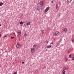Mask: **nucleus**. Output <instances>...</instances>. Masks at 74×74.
I'll use <instances>...</instances> for the list:
<instances>
[{"mask_svg": "<svg viewBox=\"0 0 74 74\" xmlns=\"http://www.w3.org/2000/svg\"><path fill=\"white\" fill-rule=\"evenodd\" d=\"M67 59L65 61V62H67Z\"/></svg>", "mask_w": 74, "mask_h": 74, "instance_id": "obj_31", "label": "nucleus"}, {"mask_svg": "<svg viewBox=\"0 0 74 74\" xmlns=\"http://www.w3.org/2000/svg\"><path fill=\"white\" fill-rule=\"evenodd\" d=\"M66 73V72L64 71V70H63L62 71V73L63 74H65Z\"/></svg>", "mask_w": 74, "mask_h": 74, "instance_id": "obj_10", "label": "nucleus"}, {"mask_svg": "<svg viewBox=\"0 0 74 74\" xmlns=\"http://www.w3.org/2000/svg\"><path fill=\"white\" fill-rule=\"evenodd\" d=\"M53 3V1H52L51 3Z\"/></svg>", "mask_w": 74, "mask_h": 74, "instance_id": "obj_27", "label": "nucleus"}, {"mask_svg": "<svg viewBox=\"0 0 74 74\" xmlns=\"http://www.w3.org/2000/svg\"><path fill=\"white\" fill-rule=\"evenodd\" d=\"M64 30L65 32H67V29L66 28Z\"/></svg>", "mask_w": 74, "mask_h": 74, "instance_id": "obj_18", "label": "nucleus"}, {"mask_svg": "<svg viewBox=\"0 0 74 74\" xmlns=\"http://www.w3.org/2000/svg\"><path fill=\"white\" fill-rule=\"evenodd\" d=\"M74 60V57H73L72 58V60Z\"/></svg>", "mask_w": 74, "mask_h": 74, "instance_id": "obj_25", "label": "nucleus"}, {"mask_svg": "<svg viewBox=\"0 0 74 74\" xmlns=\"http://www.w3.org/2000/svg\"><path fill=\"white\" fill-rule=\"evenodd\" d=\"M66 70V67H64V70Z\"/></svg>", "mask_w": 74, "mask_h": 74, "instance_id": "obj_19", "label": "nucleus"}, {"mask_svg": "<svg viewBox=\"0 0 74 74\" xmlns=\"http://www.w3.org/2000/svg\"><path fill=\"white\" fill-rule=\"evenodd\" d=\"M16 47L17 48H19V45L17 44L16 45Z\"/></svg>", "mask_w": 74, "mask_h": 74, "instance_id": "obj_8", "label": "nucleus"}, {"mask_svg": "<svg viewBox=\"0 0 74 74\" xmlns=\"http://www.w3.org/2000/svg\"><path fill=\"white\" fill-rule=\"evenodd\" d=\"M62 41V39H60V41L61 42V41Z\"/></svg>", "mask_w": 74, "mask_h": 74, "instance_id": "obj_26", "label": "nucleus"}, {"mask_svg": "<svg viewBox=\"0 0 74 74\" xmlns=\"http://www.w3.org/2000/svg\"><path fill=\"white\" fill-rule=\"evenodd\" d=\"M55 35L56 36H59V32L58 31L56 33Z\"/></svg>", "mask_w": 74, "mask_h": 74, "instance_id": "obj_3", "label": "nucleus"}, {"mask_svg": "<svg viewBox=\"0 0 74 74\" xmlns=\"http://www.w3.org/2000/svg\"><path fill=\"white\" fill-rule=\"evenodd\" d=\"M1 34H0V38H1Z\"/></svg>", "mask_w": 74, "mask_h": 74, "instance_id": "obj_29", "label": "nucleus"}, {"mask_svg": "<svg viewBox=\"0 0 74 74\" xmlns=\"http://www.w3.org/2000/svg\"><path fill=\"white\" fill-rule=\"evenodd\" d=\"M7 37V36L5 35V36H4L3 38H5V37Z\"/></svg>", "mask_w": 74, "mask_h": 74, "instance_id": "obj_21", "label": "nucleus"}, {"mask_svg": "<svg viewBox=\"0 0 74 74\" xmlns=\"http://www.w3.org/2000/svg\"><path fill=\"white\" fill-rule=\"evenodd\" d=\"M49 7H48L46 8V9H45V12H47V11H48L49 10Z\"/></svg>", "mask_w": 74, "mask_h": 74, "instance_id": "obj_4", "label": "nucleus"}, {"mask_svg": "<svg viewBox=\"0 0 74 74\" xmlns=\"http://www.w3.org/2000/svg\"><path fill=\"white\" fill-rule=\"evenodd\" d=\"M20 25H22L23 24V22L22 21L20 22Z\"/></svg>", "mask_w": 74, "mask_h": 74, "instance_id": "obj_15", "label": "nucleus"}, {"mask_svg": "<svg viewBox=\"0 0 74 74\" xmlns=\"http://www.w3.org/2000/svg\"><path fill=\"white\" fill-rule=\"evenodd\" d=\"M56 8H59V6H58V4H57L56 5Z\"/></svg>", "mask_w": 74, "mask_h": 74, "instance_id": "obj_13", "label": "nucleus"}, {"mask_svg": "<svg viewBox=\"0 0 74 74\" xmlns=\"http://www.w3.org/2000/svg\"><path fill=\"white\" fill-rule=\"evenodd\" d=\"M30 24V22H28L27 24V26H29V25Z\"/></svg>", "mask_w": 74, "mask_h": 74, "instance_id": "obj_9", "label": "nucleus"}, {"mask_svg": "<svg viewBox=\"0 0 74 74\" xmlns=\"http://www.w3.org/2000/svg\"><path fill=\"white\" fill-rule=\"evenodd\" d=\"M48 41H47V44H48Z\"/></svg>", "mask_w": 74, "mask_h": 74, "instance_id": "obj_28", "label": "nucleus"}, {"mask_svg": "<svg viewBox=\"0 0 74 74\" xmlns=\"http://www.w3.org/2000/svg\"><path fill=\"white\" fill-rule=\"evenodd\" d=\"M1 53V52L0 51V53Z\"/></svg>", "mask_w": 74, "mask_h": 74, "instance_id": "obj_34", "label": "nucleus"}, {"mask_svg": "<svg viewBox=\"0 0 74 74\" xmlns=\"http://www.w3.org/2000/svg\"><path fill=\"white\" fill-rule=\"evenodd\" d=\"M67 1L69 3H71L72 1V0H67Z\"/></svg>", "mask_w": 74, "mask_h": 74, "instance_id": "obj_11", "label": "nucleus"}, {"mask_svg": "<svg viewBox=\"0 0 74 74\" xmlns=\"http://www.w3.org/2000/svg\"><path fill=\"white\" fill-rule=\"evenodd\" d=\"M3 3H2V2H1L0 3V6H1L2 5H3Z\"/></svg>", "mask_w": 74, "mask_h": 74, "instance_id": "obj_14", "label": "nucleus"}, {"mask_svg": "<svg viewBox=\"0 0 74 74\" xmlns=\"http://www.w3.org/2000/svg\"><path fill=\"white\" fill-rule=\"evenodd\" d=\"M27 36V34L26 33H25L24 34V37H26Z\"/></svg>", "mask_w": 74, "mask_h": 74, "instance_id": "obj_12", "label": "nucleus"}, {"mask_svg": "<svg viewBox=\"0 0 74 74\" xmlns=\"http://www.w3.org/2000/svg\"><path fill=\"white\" fill-rule=\"evenodd\" d=\"M69 58H71V55L70 54L69 56Z\"/></svg>", "mask_w": 74, "mask_h": 74, "instance_id": "obj_16", "label": "nucleus"}, {"mask_svg": "<svg viewBox=\"0 0 74 74\" xmlns=\"http://www.w3.org/2000/svg\"><path fill=\"white\" fill-rule=\"evenodd\" d=\"M21 40V39H19V41H20Z\"/></svg>", "mask_w": 74, "mask_h": 74, "instance_id": "obj_33", "label": "nucleus"}, {"mask_svg": "<svg viewBox=\"0 0 74 74\" xmlns=\"http://www.w3.org/2000/svg\"><path fill=\"white\" fill-rule=\"evenodd\" d=\"M72 41H73V42H74V38L72 39Z\"/></svg>", "mask_w": 74, "mask_h": 74, "instance_id": "obj_23", "label": "nucleus"}, {"mask_svg": "<svg viewBox=\"0 0 74 74\" xmlns=\"http://www.w3.org/2000/svg\"><path fill=\"white\" fill-rule=\"evenodd\" d=\"M18 34H19V35L21 34V32L20 31H18Z\"/></svg>", "mask_w": 74, "mask_h": 74, "instance_id": "obj_6", "label": "nucleus"}, {"mask_svg": "<svg viewBox=\"0 0 74 74\" xmlns=\"http://www.w3.org/2000/svg\"><path fill=\"white\" fill-rule=\"evenodd\" d=\"M70 53V52H69V51H68V53Z\"/></svg>", "mask_w": 74, "mask_h": 74, "instance_id": "obj_32", "label": "nucleus"}, {"mask_svg": "<svg viewBox=\"0 0 74 74\" xmlns=\"http://www.w3.org/2000/svg\"><path fill=\"white\" fill-rule=\"evenodd\" d=\"M34 48V49L35 50H36V49H37V48H38V46L37 45H34L33 46Z\"/></svg>", "mask_w": 74, "mask_h": 74, "instance_id": "obj_2", "label": "nucleus"}, {"mask_svg": "<svg viewBox=\"0 0 74 74\" xmlns=\"http://www.w3.org/2000/svg\"><path fill=\"white\" fill-rule=\"evenodd\" d=\"M22 63L23 64H25V62H23Z\"/></svg>", "mask_w": 74, "mask_h": 74, "instance_id": "obj_24", "label": "nucleus"}, {"mask_svg": "<svg viewBox=\"0 0 74 74\" xmlns=\"http://www.w3.org/2000/svg\"><path fill=\"white\" fill-rule=\"evenodd\" d=\"M42 34H43V33H44V30H43L42 31Z\"/></svg>", "mask_w": 74, "mask_h": 74, "instance_id": "obj_17", "label": "nucleus"}, {"mask_svg": "<svg viewBox=\"0 0 74 74\" xmlns=\"http://www.w3.org/2000/svg\"><path fill=\"white\" fill-rule=\"evenodd\" d=\"M50 44H52L53 45V42H52L51 43H50Z\"/></svg>", "mask_w": 74, "mask_h": 74, "instance_id": "obj_22", "label": "nucleus"}, {"mask_svg": "<svg viewBox=\"0 0 74 74\" xmlns=\"http://www.w3.org/2000/svg\"><path fill=\"white\" fill-rule=\"evenodd\" d=\"M14 34H15V32L13 33Z\"/></svg>", "mask_w": 74, "mask_h": 74, "instance_id": "obj_30", "label": "nucleus"}, {"mask_svg": "<svg viewBox=\"0 0 74 74\" xmlns=\"http://www.w3.org/2000/svg\"><path fill=\"white\" fill-rule=\"evenodd\" d=\"M51 47L52 46L51 45H49L48 46H47V48H51Z\"/></svg>", "mask_w": 74, "mask_h": 74, "instance_id": "obj_7", "label": "nucleus"}, {"mask_svg": "<svg viewBox=\"0 0 74 74\" xmlns=\"http://www.w3.org/2000/svg\"><path fill=\"white\" fill-rule=\"evenodd\" d=\"M31 52H32V53H33V52H34V48H32L31 49Z\"/></svg>", "mask_w": 74, "mask_h": 74, "instance_id": "obj_5", "label": "nucleus"}, {"mask_svg": "<svg viewBox=\"0 0 74 74\" xmlns=\"http://www.w3.org/2000/svg\"><path fill=\"white\" fill-rule=\"evenodd\" d=\"M11 38L12 39H14V37H11Z\"/></svg>", "mask_w": 74, "mask_h": 74, "instance_id": "obj_20", "label": "nucleus"}, {"mask_svg": "<svg viewBox=\"0 0 74 74\" xmlns=\"http://www.w3.org/2000/svg\"><path fill=\"white\" fill-rule=\"evenodd\" d=\"M43 5V2L42 1H40L39 3H38L37 5V9L38 10H40L42 9Z\"/></svg>", "mask_w": 74, "mask_h": 74, "instance_id": "obj_1", "label": "nucleus"}]
</instances>
